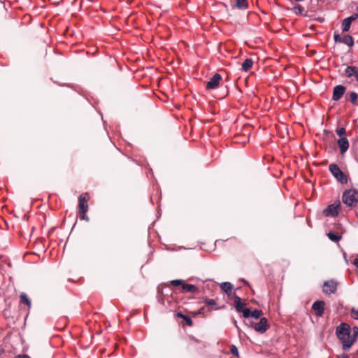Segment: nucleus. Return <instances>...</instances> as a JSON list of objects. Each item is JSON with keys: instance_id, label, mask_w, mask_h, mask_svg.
I'll return each instance as SVG.
<instances>
[{"instance_id": "obj_12", "label": "nucleus", "mask_w": 358, "mask_h": 358, "mask_svg": "<svg viewBox=\"0 0 358 358\" xmlns=\"http://www.w3.org/2000/svg\"><path fill=\"white\" fill-rule=\"evenodd\" d=\"M338 145L341 154L345 153L349 148L348 140L345 137H341L338 141Z\"/></svg>"}, {"instance_id": "obj_2", "label": "nucleus", "mask_w": 358, "mask_h": 358, "mask_svg": "<svg viewBox=\"0 0 358 358\" xmlns=\"http://www.w3.org/2000/svg\"><path fill=\"white\" fill-rule=\"evenodd\" d=\"M343 202L349 207H356L358 205V191L349 189L343 192Z\"/></svg>"}, {"instance_id": "obj_21", "label": "nucleus", "mask_w": 358, "mask_h": 358, "mask_svg": "<svg viewBox=\"0 0 358 358\" xmlns=\"http://www.w3.org/2000/svg\"><path fill=\"white\" fill-rule=\"evenodd\" d=\"M327 236H328L329 238L334 242H337L339 240H341V236L337 235L333 232L328 233Z\"/></svg>"}, {"instance_id": "obj_25", "label": "nucleus", "mask_w": 358, "mask_h": 358, "mask_svg": "<svg viewBox=\"0 0 358 358\" xmlns=\"http://www.w3.org/2000/svg\"><path fill=\"white\" fill-rule=\"evenodd\" d=\"M304 8L303 7H302L300 5H296L295 6L294 8H293V10L294 12L296 14V15H301L302 14V12L303 11Z\"/></svg>"}, {"instance_id": "obj_13", "label": "nucleus", "mask_w": 358, "mask_h": 358, "mask_svg": "<svg viewBox=\"0 0 358 358\" xmlns=\"http://www.w3.org/2000/svg\"><path fill=\"white\" fill-rule=\"evenodd\" d=\"M182 292L184 293H194L197 290V287L194 285L183 283L182 286Z\"/></svg>"}, {"instance_id": "obj_35", "label": "nucleus", "mask_w": 358, "mask_h": 358, "mask_svg": "<svg viewBox=\"0 0 358 358\" xmlns=\"http://www.w3.org/2000/svg\"><path fill=\"white\" fill-rule=\"evenodd\" d=\"M81 215V216H80V218H81V219H83V220H87V221H88V220H89V217H88L85 214H84V215Z\"/></svg>"}, {"instance_id": "obj_15", "label": "nucleus", "mask_w": 358, "mask_h": 358, "mask_svg": "<svg viewBox=\"0 0 358 358\" xmlns=\"http://www.w3.org/2000/svg\"><path fill=\"white\" fill-rule=\"evenodd\" d=\"M253 65V61L252 59L248 58L245 59L241 65V70L246 72L248 71Z\"/></svg>"}, {"instance_id": "obj_8", "label": "nucleus", "mask_w": 358, "mask_h": 358, "mask_svg": "<svg viewBox=\"0 0 358 358\" xmlns=\"http://www.w3.org/2000/svg\"><path fill=\"white\" fill-rule=\"evenodd\" d=\"M222 79L221 76L219 73H215L210 80L207 82L206 88L209 90L215 89L218 87L219 83Z\"/></svg>"}, {"instance_id": "obj_38", "label": "nucleus", "mask_w": 358, "mask_h": 358, "mask_svg": "<svg viewBox=\"0 0 358 358\" xmlns=\"http://www.w3.org/2000/svg\"><path fill=\"white\" fill-rule=\"evenodd\" d=\"M19 358H29V357L27 355H23V356H19Z\"/></svg>"}, {"instance_id": "obj_10", "label": "nucleus", "mask_w": 358, "mask_h": 358, "mask_svg": "<svg viewBox=\"0 0 358 358\" xmlns=\"http://www.w3.org/2000/svg\"><path fill=\"white\" fill-rule=\"evenodd\" d=\"M345 91V87L343 85H336L333 90V96L332 99L334 101L339 100L343 95L344 94Z\"/></svg>"}, {"instance_id": "obj_20", "label": "nucleus", "mask_w": 358, "mask_h": 358, "mask_svg": "<svg viewBox=\"0 0 358 358\" xmlns=\"http://www.w3.org/2000/svg\"><path fill=\"white\" fill-rule=\"evenodd\" d=\"M236 7L241 9H245L248 6L247 0H237L236 3Z\"/></svg>"}, {"instance_id": "obj_11", "label": "nucleus", "mask_w": 358, "mask_h": 358, "mask_svg": "<svg viewBox=\"0 0 358 358\" xmlns=\"http://www.w3.org/2000/svg\"><path fill=\"white\" fill-rule=\"evenodd\" d=\"M345 75L348 78H354L358 82V67L349 66L345 70Z\"/></svg>"}, {"instance_id": "obj_27", "label": "nucleus", "mask_w": 358, "mask_h": 358, "mask_svg": "<svg viewBox=\"0 0 358 358\" xmlns=\"http://www.w3.org/2000/svg\"><path fill=\"white\" fill-rule=\"evenodd\" d=\"M350 315L353 319L358 320V309L352 308L350 310Z\"/></svg>"}, {"instance_id": "obj_37", "label": "nucleus", "mask_w": 358, "mask_h": 358, "mask_svg": "<svg viewBox=\"0 0 358 358\" xmlns=\"http://www.w3.org/2000/svg\"><path fill=\"white\" fill-rule=\"evenodd\" d=\"M177 315H178V316L179 317H182V318H183V319H185V318L187 317L186 315H183V314H182V313H178Z\"/></svg>"}, {"instance_id": "obj_6", "label": "nucleus", "mask_w": 358, "mask_h": 358, "mask_svg": "<svg viewBox=\"0 0 358 358\" xmlns=\"http://www.w3.org/2000/svg\"><path fill=\"white\" fill-rule=\"evenodd\" d=\"M341 206V202L339 200L336 201L333 204L329 205L325 210L324 213L326 215H331L336 217L338 215V209Z\"/></svg>"}, {"instance_id": "obj_29", "label": "nucleus", "mask_w": 358, "mask_h": 358, "mask_svg": "<svg viewBox=\"0 0 358 358\" xmlns=\"http://www.w3.org/2000/svg\"><path fill=\"white\" fill-rule=\"evenodd\" d=\"M231 352L233 355L238 356V348L235 345H231Z\"/></svg>"}, {"instance_id": "obj_26", "label": "nucleus", "mask_w": 358, "mask_h": 358, "mask_svg": "<svg viewBox=\"0 0 358 358\" xmlns=\"http://www.w3.org/2000/svg\"><path fill=\"white\" fill-rule=\"evenodd\" d=\"M241 313H243V317L245 318L251 317L252 311L250 308H243Z\"/></svg>"}, {"instance_id": "obj_34", "label": "nucleus", "mask_w": 358, "mask_h": 358, "mask_svg": "<svg viewBox=\"0 0 358 358\" xmlns=\"http://www.w3.org/2000/svg\"><path fill=\"white\" fill-rule=\"evenodd\" d=\"M184 320L186 321L187 324L189 326H191V325L192 324V320L190 319V317H187V316Z\"/></svg>"}, {"instance_id": "obj_16", "label": "nucleus", "mask_w": 358, "mask_h": 358, "mask_svg": "<svg viewBox=\"0 0 358 358\" xmlns=\"http://www.w3.org/2000/svg\"><path fill=\"white\" fill-rule=\"evenodd\" d=\"M220 287L227 294H230L233 289L232 285L228 282H222L220 285Z\"/></svg>"}, {"instance_id": "obj_41", "label": "nucleus", "mask_w": 358, "mask_h": 358, "mask_svg": "<svg viewBox=\"0 0 358 358\" xmlns=\"http://www.w3.org/2000/svg\"><path fill=\"white\" fill-rule=\"evenodd\" d=\"M357 10H358V6H357Z\"/></svg>"}, {"instance_id": "obj_22", "label": "nucleus", "mask_w": 358, "mask_h": 358, "mask_svg": "<svg viewBox=\"0 0 358 358\" xmlns=\"http://www.w3.org/2000/svg\"><path fill=\"white\" fill-rule=\"evenodd\" d=\"M351 331H352V334H351V336L352 337V341L353 343H355L357 341V338L358 336V327L355 326L351 329Z\"/></svg>"}, {"instance_id": "obj_23", "label": "nucleus", "mask_w": 358, "mask_h": 358, "mask_svg": "<svg viewBox=\"0 0 358 358\" xmlns=\"http://www.w3.org/2000/svg\"><path fill=\"white\" fill-rule=\"evenodd\" d=\"M357 98H358L357 93H356L355 92H352L349 94V99L352 102V103L355 104Z\"/></svg>"}, {"instance_id": "obj_17", "label": "nucleus", "mask_w": 358, "mask_h": 358, "mask_svg": "<svg viewBox=\"0 0 358 358\" xmlns=\"http://www.w3.org/2000/svg\"><path fill=\"white\" fill-rule=\"evenodd\" d=\"M343 43H345L348 45L350 47L353 46L354 45V40L353 38L350 35H345L343 37H342V42Z\"/></svg>"}, {"instance_id": "obj_30", "label": "nucleus", "mask_w": 358, "mask_h": 358, "mask_svg": "<svg viewBox=\"0 0 358 358\" xmlns=\"http://www.w3.org/2000/svg\"><path fill=\"white\" fill-rule=\"evenodd\" d=\"M345 128H340L336 130L337 135L339 136L341 138L343 137V136L345 134Z\"/></svg>"}, {"instance_id": "obj_9", "label": "nucleus", "mask_w": 358, "mask_h": 358, "mask_svg": "<svg viewBox=\"0 0 358 358\" xmlns=\"http://www.w3.org/2000/svg\"><path fill=\"white\" fill-rule=\"evenodd\" d=\"M325 303L323 301H317L313 304V309L314 310L315 315L318 317L322 316L324 311Z\"/></svg>"}, {"instance_id": "obj_24", "label": "nucleus", "mask_w": 358, "mask_h": 358, "mask_svg": "<svg viewBox=\"0 0 358 358\" xmlns=\"http://www.w3.org/2000/svg\"><path fill=\"white\" fill-rule=\"evenodd\" d=\"M263 313L261 310H254L253 311H252L251 313V317H254L255 319H258L262 315Z\"/></svg>"}, {"instance_id": "obj_3", "label": "nucleus", "mask_w": 358, "mask_h": 358, "mask_svg": "<svg viewBox=\"0 0 358 358\" xmlns=\"http://www.w3.org/2000/svg\"><path fill=\"white\" fill-rule=\"evenodd\" d=\"M329 169L331 174L338 180V181H339L342 184L347 183V176L340 169L337 164H330L329 166Z\"/></svg>"}, {"instance_id": "obj_31", "label": "nucleus", "mask_w": 358, "mask_h": 358, "mask_svg": "<svg viewBox=\"0 0 358 358\" xmlns=\"http://www.w3.org/2000/svg\"><path fill=\"white\" fill-rule=\"evenodd\" d=\"M334 39L336 43H341L342 42V37L338 34H334Z\"/></svg>"}, {"instance_id": "obj_19", "label": "nucleus", "mask_w": 358, "mask_h": 358, "mask_svg": "<svg viewBox=\"0 0 358 358\" xmlns=\"http://www.w3.org/2000/svg\"><path fill=\"white\" fill-rule=\"evenodd\" d=\"M20 302L22 303L27 304L29 308L31 306V301L28 299L27 296L24 293H22L20 294Z\"/></svg>"}, {"instance_id": "obj_32", "label": "nucleus", "mask_w": 358, "mask_h": 358, "mask_svg": "<svg viewBox=\"0 0 358 358\" xmlns=\"http://www.w3.org/2000/svg\"><path fill=\"white\" fill-rule=\"evenodd\" d=\"M205 302H206V303L207 305H209V306H213V305L216 304L215 300L214 299H206Z\"/></svg>"}, {"instance_id": "obj_5", "label": "nucleus", "mask_w": 358, "mask_h": 358, "mask_svg": "<svg viewBox=\"0 0 358 358\" xmlns=\"http://www.w3.org/2000/svg\"><path fill=\"white\" fill-rule=\"evenodd\" d=\"M268 328V320L265 317H262L260 319V321L255 323L254 325V329L256 331L263 334L266 331Z\"/></svg>"}, {"instance_id": "obj_33", "label": "nucleus", "mask_w": 358, "mask_h": 358, "mask_svg": "<svg viewBox=\"0 0 358 358\" xmlns=\"http://www.w3.org/2000/svg\"><path fill=\"white\" fill-rule=\"evenodd\" d=\"M352 22V21L357 20L358 18V13H354L350 17H347Z\"/></svg>"}, {"instance_id": "obj_39", "label": "nucleus", "mask_w": 358, "mask_h": 358, "mask_svg": "<svg viewBox=\"0 0 358 358\" xmlns=\"http://www.w3.org/2000/svg\"><path fill=\"white\" fill-rule=\"evenodd\" d=\"M234 325H235L237 328H238V326H237L236 321H234Z\"/></svg>"}, {"instance_id": "obj_36", "label": "nucleus", "mask_w": 358, "mask_h": 358, "mask_svg": "<svg viewBox=\"0 0 358 358\" xmlns=\"http://www.w3.org/2000/svg\"><path fill=\"white\" fill-rule=\"evenodd\" d=\"M353 264L355 266H357V268H358V257L357 258H355L354 260H353Z\"/></svg>"}, {"instance_id": "obj_7", "label": "nucleus", "mask_w": 358, "mask_h": 358, "mask_svg": "<svg viewBox=\"0 0 358 358\" xmlns=\"http://www.w3.org/2000/svg\"><path fill=\"white\" fill-rule=\"evenodd\" d=\"M337 283L334 280L326 281L324 282L323 292L327 294H331L336 292Z\"/></svg>"}, {"instance_id": "obj_28", "label": "nucleus", "mask_w": 358, "mask_h": 358, "mask_svg": "<svg viewBox=\"0 0 358 358\" xmlns=\"http://www.w3.org/2000/svg\"><path fill=\"white\" fill-rule=\"evenodd\" d=\"M171 284L173 286H179V285H182V284H183V280H179V279H177V280H173L171 281Z\"/></svg>"}, {"instance_id": "obj_1", "label": "nucleus", "mask_w": 358, "mask_h": 358, "mask_svg": "<svg viewBox=\"0 0 358 358\" xmlns=\"http://www.w3.org/2000/svg\"><path fill=\"white\" fill-rule=\"evenodd\" d=\"M336 334L342 343L343 350H348L354 343L350 325L345 322L341 323L336 329Z\"/></svg>"}, {"instance_id": "obj_40", "label": "nucleus", "mask_w": 358, "mask_h": 358, "mask_svg": "<svg viewBox=\"0 0 358 358\" xmlns=\"http://www.w3.org/2000/svg\"><path fill=\"white\" fill-rule=\"evenodd\" d=\"M345 358H348V356H345Z\"/></svg>"}, {"instance_id": "obj_4", "label": "nucleus", "mask_w": 358, "mask_h": 358, "mask_svg": "<svg viewBox=\"0 0 358 358\" xmlns=\"http://www.w3.org/2000/svg\"><path fill=\"white\" fill-rule=\"evenodd\" d=\"M90 198V196L88 193L82 194L79 196V203H78V208H79V213L80 215H84L86 214L88 211V205H87V201Z\"/></svg>"}, {"instance_id": "obj_18", "label": "nucleus", "mask_w": 358, "mask_h": 358, "mask_svg": "<svg viewBox=\"0 0 358 358\" xmlns=\"http://www.w3.org/2000/svg\"><path fill=\"white\" fill-rule=\"evenodd\" d=\"M351 22L348 18H345L342 22L343 31H348L350 29Z\"/></svg>"}, {"instance_id": "obj_14", "label": "nucleus", "mask_w": 358, "mask_h": 358, "mask_svg": "<svg viewBox=\"0 0 358 358\" xmlns=\"http://www.w3.org/2000/svg\"><path fill=\"white\" fill-rule=\"evenodd\" d=\"M244 305L245 303L241 301V299L239 296H236L234 298V306L237 312L241 313L243 309Z\"/></svg>"}]
</instances>
